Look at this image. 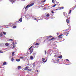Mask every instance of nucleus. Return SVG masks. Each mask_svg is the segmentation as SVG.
Masks as SVG:
<instances>
[{
	"label": "nucleus",
	"mask_w": 76,
	"mask_h": 76,
	"mask_svg": "<svg viewBox=\"0 0 76 76\" xmlns=\"http://www.w3.org/2000/svg\"><path fill=\"white\" fill-rule=\"evenodd\" d=\"M34 48H38V46H37V45H34Z\"/></svg>",
	"instance_id": "obj_9"
},
{
	"label": "nucleus",
	"mask_w": 76,
	"mask_h": 76,
	"mask_svg": "<svg viewBox=\"0 0 76 76\" xmlns=\"http://www.w3.org/2000/svg\"><path fill=\"white\" fill-rule=\"evenodd\" d=\"M37 72H38V70H37Z\"/></svg>",
	"instance_id": "obj_51"
},
{
	"label": "nucleus",
	"mask_w": 76,
	"mask_h": 76,
	"mask_svg": "<svg viewBox=\"0 0 76 76\" xmlns=\"http://www.w3.org/2000/svg\"><path fill=\"white\" fill-rule=\"evenodd\" d=\"M32 69H28V71H29L30 72H31V71H32Z\"/></svg>",
	"instance_id": "obj_27"
},
{
	"label": "nucleus",
	"mask_w": 76,
	"mask_h": 76,
	"mask_svg": "<svg viewBox=\"0 0 76 76\" xmlns=\"http://www.w3.org/2000/svg\"><path fill=\"white\" fill-rule=\"evenodd\" d=\"M66 60L67 61H69V60H68V59H66Z\"/></svg>",
	"instance_id": "obj_45"
},
{
	"label": "nucleus",
	"mask_w": 76,
	"mask_h": 76,
	"mask_svg": "<svg viewBox=\"0 0 76 76\" xmlns=\"http://www.w3.org/2000/svg\"><path fill=\"white\" fill-rule=\"evenodd\" d=\"M30 59H31V60H33V58H34L33 57V56H31L30 57Z\"/></svg>",
	"instance_id": "obj_17"
},
{
	"label": "nucleus",
	"mask_w": 76,
	"mask_h": 76,
	"mask_svg": "<svg viewBox=\"0 0 76 76\" xmlns=\"http://www.w3.org/2000/svg\"><path fill=\"white\" fill-rule=\"evenodd\" d=\"M15 43L13 42L12 43V45H13V46H15Z\"/></svg>",
	"instance_id": "obj_40"
},
{
	"label": "nucleus",
	"mask_w": 76,
	"mask_h": 76,
	"mask_svg": "<svg viewBox=\"0 0 76 76\" xmlns=\"http://www.w3.org/2000/svg\"><path fill=\"white\" fill-rule=\"evenodd\" d=\"M45 0L44 1H42V2H45Z\"/></svg>",
	"instance_id": "obj_46"
},
{
	"label": "nucleus",
	"mask_w": 76,
	"mask_h": 76,
	"mask_svg": "<svg viewBox=\"0 0 76 76\" xmlns=\"http://www.w3.org/2000/svg\"><path fill=\"white\" fill-rule=\"evenodd\" d=\"M45 60V59L44 58H43L42 59V61H43V62H44V63H45L46 62H47V60L45 61H44Z\"/></svg>",
	"instance_id": "obj_5"
},
{
	"label": "nucleus",
	"mask_w": 76,
	"mask_h": 76,
	"mask_svg": "<svg viewBox=\"0 0 76 76\" xmlns=\"http://www.w3.org/2000/svg\"><path fill=\"white\" fill-rule=\"evenodd\" d=\"M67 18V16H66V18Z\"/></svg>",
	"instance_id": "obj_52"
},
{
	"label": "nucleus",
	"mask_w": 76,
	"mask_h": 76,
	"mask_svg": "<svg viewBox=\"0 0 76 76\" xmlns=\"http://www.w3.org/2000/svg\"><path fill=\"white\" fill-rule=\"evenodd\" d=\"M54 0H52V3H54Z\"/></svg>",
	"instance_id": "obj_43"
},
{
	"label": "nucleus",
	"mask_w": 76,
	"mask_h": 76,
	"mask_svg": "<svg viewBox=\"0 0 76 76\" xmlns=\"http://www.w3.org/2000/svg\"><path fill=\"white\" fill-rule=\"evenodd\" d=\"M15 53V52H13L12 53V56H14V54Z\"/></svg>",
	"instance_id": "obj_30"
},
{
	"label": "nucleus",
	"mask_w": 76,
	"mask_h": 76,
	"mask_svg": "<svg viewBox=\"0 0 76 76\" xmlns=\"http://www.w3.org/2000/svg\"><path fill=\"white\" fill-rule=\"evenodd\" d=\"M0 53H3V51L0 50Z\"/></svg>",
	"instance_id": "obj_34"
},
{
	"label": "nucleus",
	"mask_w": 76,
	"mask_h": 76,
	"mask_svg": "<svg viewBox=\"0 0 76 76\" xmlns=\"http://www.w3.org/2000/svg\"><path fill=\"white\" fill-rule=\"evenodd\" d=\"M52 13H54V12L53 11H52L51 12Z\"/></svg>",
	"instance_id": "obj_44"
},
{
	"label": "nucleus",
	"mask_w": 76,
	"mask_h": 76,
	"mask_svg": "<svg viewBox=\"0 0 76 76\" xmlns=\"http://www.w3.org/2000/svg\"><path fill=\"white\" fill-rule=\"evenodd\" d=\"M58 10V9H57L56 10Z\"/></svg>",
	"instance_id": "obj_49"
},
{
	"label": "nucleus",
	"mask_w": 76,
	"mask_h": 76,
	"mask_svg": "<svg viewBox=\"0 0 76 76\" xmlns=\"http://www.w3.org/2000/svg\"><path fill=\"white\" fill-rule=\"evenodd\" d=\"M68 28L69 29L71 30V26H68Z\"/></svg>",
	"instance_id": "obj_20"
},
{
	"label": "nucleus",
	"mask_w": 76,
	"mask_h": 76,
	"mask_svg": "<svg viewBox=\"0 0 76 76\" xmlns=\"http://www.w3.org/2000/svg\"><path fill=\"white\" fill-rule=\"evenodd\" d=\"M59 60H60V59H58L57 60H56V61L57 62H58L59 61Z\"/></svg>",
	"instance_id": "obj_32"
},
{
	"label": "nucleus",
	"mask_w": 76,
	"mask_h": 76,
	"mask_svg": "<svg viewBox=\"0 0 76 76\" xmlns=\"http://www.w3.org/2000/svg\"><path fill=\"white\" fill-rule=\"evenodd\" d=\"M0 68H1V67H0Z\"/></svg>",
	"instance_id": "obj_53"
},
{
	"label": "nucleus",
	"mask_w": 76,
	"mask_h": 76,
	"mask_svg": "<svg viewBox=\"0 0 76 76\" xmlns=\"http://www.w3.org/2000/svg\"><path fill=\"white\" fill-rule=\"evenodd\" d=\"M15 1L16 0H10V1L12 2V4H13V3H15Z\"/></svg>",
	"instance_id": "obj_7"
},
{
	"label": "nucleus",
	"mask_w": 76,
	"mask_h": 76,
	"mask_svg": "<svg viewBox=\"0 0 76 76\" xmlns=\"http://www.w3.org/2000/svg\"><path fill=\"white\" fill-rule=\"evenodd\" d=\"M34 3H32L30 5H28L25 8V9H27V8H29V7H31V6H33V5H34Z\"/></svg>",
	"instance_id": "obj_3"
},
{
	"label": "nucleus",
	"mask_w": 76,
	"mask_h": 76,
	"mask_svg": "<svg viewBox=\"0 0 76 76\" xmlns=\"http://www.w3.org/2000/svg\"><path fill=\"white\" fill-rule=\"evenodd\" d=\"M33 46H31L29 48V50H30V54H32V52H33V51H34V48H32L31 49V48H32Z\"/></svg>",
	"instance_id": "obj_2"
},
{
	"label": "nucleus",
	"mask_w": 76,
	"mask_h": 76,
	"mask_svg": "<svg viewBox=\"0 0 76 76\" xmlns=\"http://www.w3.org/2000/svg\"><path fill=\"white\" fill-rule=\"evenodd\" d=\"M10 44L9 43H5V46L7 47V46H9V45Z\"/></svg>",
	"instance_id": "obj_10"
},
{
	"label": "nucleus",
	"mask_w": 76,
	"mask_h": 76,
	"mask_svg": "<svg viewBox=\"0 0 76 76\" xmlns=\"http://www.w3.org/2000/svg\"><path fill=\"white\" fill-rule=\"evenodd\" d=\"M20 58H22V59H23L24 58L23 56H21L20 57Z\"/></svg>",
	"instance_id": "obj_31"
},
{
	"label": "nucleus",
	"mask_w": 76,
	"mask_h": 76,
	"mask_svg": "<svg viewBox=\"0 0 76 76\" xmlns=\"http://www.w3.org/2000/svg\"><path fill=\"white\" fill-rule=\"evenodd\" d=\"M75 7H73L72 8V10H74V9H75Z\"/></svg>",
	"instance_id": "obj_18"
},
{
	"label": "nucleus",
	"mask_w": 76,
	"mask_h": 76,
	"mask_svg": "<svg viewBox=\"0 0 76 76\" xmlns=\"http://www.w3.org/2000/svg\"><path fill=\"white\" fill-rule=\"evenodd\" d=\"M6 62H5L3 63V65H6Z\"/></svg>",
	"instance_id": "obj_28"
},
{
	"label": "nucleus",
	"mask_w": 76,
	"mask_h": 76,
	"mask_svg": "<svg viewBox=\"0 0 76 76\" xmlns=\"http://www.w3.org/2000/svg\"><path fill=\"white\" fill-rule=\"evenodd\" d=\"M13 39H10V41H13Z\"/></svg>",
	"instance_id": "obj_39"
},
{
	"label": "nucleus",
	"mask_w": 76,
	"mask_h": 76,
	"mask_svg": "<svg viewBox=\"0 0 76 76\" xmlns=\"http://www.w3.org/2000/svg\"><path fill=\"white\" fill-rule=\"evenodd\" d=\"M45 54H47V51H46V50L45 51Z\"/></svg>",
	"instance_id": "obj_42"
},
{
	"label": "nucleus",
	"mask_w": 76,
	"mask_h": 76,
	"mask_svg": "<svg viewBox=\"0 0 76 76\" xmlns=\"http://www.w3.org/2000/svg\"><path fill=\"white\" fill-rule=\"evenodd\" d=\"M64 9V7H58L59 10H62V9Z\"/></svg>",
	"instance_id": "obj_6"
},
{
	"label": "nucleus",
	"mask_w": 76,
	"mask_h": 76,
	"mask_svg": "<svg viewBox=\"0 0 76 76\" xmlns=\"http://www.w3.org/2000/svg\"><path fill=\"white\" fill-rule=\"evenodd\" d=\"M13 28H16V26H13Z\"/></svg>",
	"instance_id": "obj_36"
},
{
	"label": "nucleus",
	"mask_w": 76,
	"mask_h": 76,
	"mask_svg": "<svg viewBox=\"0 0 76 76\" xmlns=\"http://www.w3.org/2000/svg\"><path fill=\"white\" fill-rule=\"evenodd\" d=\"M19 22H21L22 21V18H20L19 20Z\"/></svg>",
	"instance_id": "obj_11"
},
{
	"label": "nucleus",
	"mask_w": 76,
	"mask_h": 76,
	"mask_svg": "<svg viewBox=\"0 0 76 76\" xmlns=\"http://www.w3.org/2000/svg\"><path fill=\"white\" fill-rule=\"evenodd\" d=\"M3 33L4 34V35H5V34H6V33L4 32H3Z\"/></svg>",
	"instance_id": "obj_41"
},
{
	"label": "nucleus",
	"mask_w": 76,
	"mask_h": 76,
	"mask_svg": "<svg viewBox=\"0 0 76 76\" xmlns=\"http://www.w3.org/2000/svg\"><path fill=\"white\" fill-rule=\"evenodd\" d=\"M68 34H69V32L65 31L64 33V34L60 35L58 37V39L62 38V37H61V36L62 35H66V36H67V35H68Z\"/></svg>",
	"instance_id": "obj_1"
},
{
	"label": "nucleus",
	"mask_w": 76,
	"mask_h": 76,
	"mask_svg": "<svg viewBox=\"0 0 76 76\" xmlns=\"http://www.w3.org/2000/svg\"><path fill=\"white\" fill-rule=\"evenodd\" d=\"M3 36V34L2 33L0 34V37H1Z\"/></svg>",
	"instance_id": "obj_24"
},
{
	"label": "nucleus",
	"mask_w": 76,
	"mask_h": 76,
	"mask_svg": "<svg viewBox=\"0 0 76 76\" xmlns=\"http://www.w3.org/2000/svg\"><path fill=\"white\" fill-rule=\"evenodd\" d=\"M51 37H53V36H48L47 38H50Z\"/></svg>",
	"instance_id": "obj_25"
},
{
	"label": "nucleus",
	"mask_w": 76,
	"mask_h": 76,
	"mask_svg": "<svg viewBox=\"0 0 76 76\" xmlns=\"http://www.w3.org/2000/svg\"><path fill=\"white\" fill-rule=\"evenodd\" d=\"M16 61L18 62L20 61V59H16Z\"/></svg>",
	"instance_id": "obj_16"
},
{
	"label": "nucleus",
	"mask_w": 76,
	"mask_h": 76,
	"mask_svg": "<svg viewBox=\"0 0 76 76\" xmlns=\"http://www.w3.org/2000/svg\"><path fill=\"white\" fill-rule=\"evenodd\" d=\"M72 12V10H70L69 12V14H70Z\"/></svg>",
	"instance_id": "obj_21"
},
{
	"label": "nucleus",
	"mask_w": 76,
	"mask_h": 76,
	"mask_svg": "<svg viewBox=\"0 0 76 76\" xmlns=\"http://www.w3.org/2000/svg\"><path fill=\"white\" fill-rule=\"evenodd\" d=\"M66 22L68 23H69V19H68L66 20Z\"/></svg>",
	"instance_id": "obj_23"
},
{
	"label": "nucleus",
	"mask_w": 76,
	"mask_h": 76,
	"mask_svg": "<svg viewBox=\"0 0 76 76\" xmlns=\"http://www.w3.org/2000/svg\"><path fill=\"white\" fill-rule=\"evenodd\" d=\"M29 67L28 66H27L24 69L25 70H27V69H29Z\"/></svg>",
	"instance_id": "obj_12"
},
{
	"label": "nucleus",
	"mask_w": 76,
	"mask_h": 76,
	"mask_svg": "<svg viewBox=\"0 0 76 76\" xmlns=\"http://www.w3.org/2000/svg\"><path fill=\"white\" fill-rule=\"evenodd\" d=\"M35 45H37V46H38V45H39V44H38V43H37L35 44Z\"/></svg>",
	"instance_id": "obj_29"
},
{
	"label": "nucleus",
	"mask_w": 76,
	"mask_h": 76,
	"mask_svg": "<svg viewBox=\"0 0 76 76\" xmlns=\"http://www.w3.org/2000/svg\"><path fill=\"white\" fill-rule=\"evenodd\" d=\"M51 37H53V36H48L47 38H50Z\"/></svg>",
	"instance_id": "obj_26"
},
{
	"label": "nucleus",
	"mask_w": 76,
	"mask_h": 76,
	"mask_svg": "<svg viewBox=\"0 0 76 76\" xmlns=\"http://www.w3.org/2000/svg\"><path fill=\"white\" fill-rule=\"evenodd\" d=\"M46 16H47V17H49V16H50V14H47L46 15Z\"/></svg>",
	"instance_id": "obj_22"
},
{
	"label": "nucleus",
	"mask_w": 76,
	"mask_h": 76,
	"mask_svg": "<svg viewBox=\"0 0 76 76\" xmlns=\"http://www.w3.org/2000/svg\"><path fill=\"white\" fill-rule=\"evenodd\" d=\"M57 35H58V34H58V33H57Z\"/></svg>",
	"instance_id": "obj_50"
},
{
	"label": "nucleus",
	"mask_w": 76,
	"mask_h": 76,
	"mask_svg": "<svg viewBox=\"0 0 76 76\" xmlns=\"http://www.w3.org/2000/svg\"><path fill=\"white\" fill-rule=\"evenodd\" d=\"M34 20H37V18H35Z\"/></svg>",
	"instance_id": "obj_48"
},
{
	"label": "nucleus",
	"mask_w": 76,
	"mask_h": 76,
	"mask_svg": "<svg viewBox=\"0 0 76 76\" xmlns=\"http://www.w3.org/2000/svg\"><path fill=\"white\" fill-rule=\"evenodd\" d=\"M56 5H57L56 4H55L54 5H53V7H55V6H56Z\"/></svg>",
	"instance_id": "obj_37"
},
{
	"label": "nucleus",
	"mask_w": 76,
	"mask_h": 76,
	"mask_svg": "<svg viewBox=\"0 0 76 76\" xmlns=\"http://www.w3.org/2000/svg\"><path fill=\"white\" fill-rule=\"evenodd\" d=\"M18 23H19V21H16L14 23L13 25H16Z\"/></svg>",
	"instance_id": "obj_4"
},
{
	"label": "nucleus",
	"mask_w": 76,
	"mask_h": 76,
	"mask_svg": "<svg viewBox=\"0 0 76 76\" xmlns=\"http://www.w3.org/2000/svg\"><path fill=\"white\" fill-rule=\"evenodd\" d=\"M15 47H16V46H13L12 47V49H13V48H15Z\"/></svg>",
	"instance_id": "obj_38"
},
{
	"label": "nucleus",
	"mask_w": 76,
	"mask_h": 76,
	"mask_svg": "<svg viewBox=\"0 0 76 76\" xmlns=\"http://www.w3.org/2000/svg\"><path fill=\"white\" fill-rule=\"evenodd\" d=\"M55 39V38L52 37L51 39H50V41H52V40H53V39Z\"/></svg>",
	"instance_id": "obj_13"
},
{
	"label": "nucleus",
	"mask_w": 76,
	"mask_h": 76,
	"mask_svg": "<svg viewBox=\"0 0 76 76\" xmlns=\"http://www.w3.org/2000/svg\"><path fill=\"white\" fill-rule=\"evenodd\" d=\"M18 70H19V69H21V66H18Z\"/></svg>",
	"instance_id": "obj_15"
},
{
	"label": "nucleus",
	"mask_w": 76,
	"mask_h": 76,
	"mask_svg": "<svg viewBox=\"0 0 76 76\" xmlns=\"http://www.w3.org/2000/svg\"><path fill=\"white\" fill-rule=\"evenodd\" d=\"M13 60H14L13 58H11V61H13Z\"/></svg>",
	"instance_id": "obj_35"
},
{
	"label": "nucleus",
	"mask_w": 76,
	"mask_h": 76,
	"mask_svg": "<svg viewBox=\"0 0 76 76\" xmlns=\"http://www.w3.org/2000/svg\"><path fill=\"white\" fill-rule=\"evenodd\" d=\"M35 63L34 62V63H33V67H35Z\"/></svg>",
	"instance_id": "obj_33"
},
{
	"label": "nucleus",
	"mask_w": 76,
	"mask_h": 76,
	"mask_svg": "<svg viewBox=\"0 0 76 76\" xmlns=\"http://www.w3.org/2000/svg\"><path fill=\"white\" fill-rule=\"evenodd\" d=\"M36 54H37V53H36V52H34L33 53V56H34V57H35Z\"/></svg>",
	"instance_id": "obj_8"
},
{
	"label": "nucleus",
	"mask_w": 76,
	"mask_h": 76,
	"mask_svg": "<svg viewBox=\"0 0 76 76\" xmlns=\"http://www.w3.org/2000/svg\"><path fill=\"white\" fill-rule=\"evenodd\" d=\"M64 16H67V13L65 12H64L63 13Z\"/></svg>",
	"instance_id": "obj_14"
},
{
	"label": "nucleus",
	"mask_w": 76,
	"mask_h": 76,
	"mask_svg": "<svg viewBox=\"0 0 76 76\" xmlns=\"http://www.w3.org/2000/svg\"><path fill=\"white\" fill-rule=\"evenodd\" d=\"M57 57H58V58H62V55H61L59 56H58Z\"/></svg>",
	"instance_id": "obj_19"
},
{
	"label": "nucleus",
	"mask_w": 76,
	"mask_h": 76,
	"mask_svg": "<svg viewBox=\"0 0 76 76\" xmlns=\"http://www.w3.org/2000/svg\"><path fill=\"white\" fill-rule=\"evenodd\" d=\"M54 57H56L57 56H56V55H55L54 56Z\"/></svg>",
	"instance_id": "obj_47"
}]
</instances>
